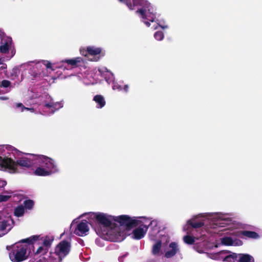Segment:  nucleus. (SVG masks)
I'll list each match as a JSON object with an SVG mask.
<instances>
[{"instance_id":"6ab92c4d","label":"nucleus","mask_w":262,"mask_h":262,"mask_svg":"<svg viewBox=\"0 0 262 262\" xmlns=\"http://www.w3.org/2000/svg\"><path fill=\"white\" fill-rule=\"evenodd\" d=\"M86 51L91 55H97L101 53V49L94 47H88L86 49Z\"/></svg>"},{"instance_id":"a19ab883","label":"nucleus","mask_w":262,"mask_h":262,"mask_svg":"<svg viewBox=\"0 0 262 262\" xmlns=\"http://www.w3.org/2000/svg\"><path fill=\"white\" fill-rule=\"evenodd\" d=\"M4 60L2 58H0V64H3Z\"/></svg>"},{"instance_id":"6e6552de","label":"nucleus","mask_w":262,"mask_h":262,"mask_svg":"<svg viewBox=\"0 0 262 262\" xmlns=\"http://www.w3.org/2000/svg\"><path fill=\"white\" fill-rule=\"evenodd\" d=\"M233 235L241 238H243L244 236L252 239H257L259 238V235L257 232L248 230H241L234 232Z\"/></svg>"},{"instance_id":"4468645a","label":"nucleus","mask_w":262,"mask_h":262,"mask_svg":"<svg viewBox=\"0 0 262 262\" xmlns=\"http://www.w3.org/2000/svg\"><path fill=\"white\" fill-rule=\"evenodd\" d=\"M82 61V59L81 57H76L70 59H65L62 62L68 63L71 65L72 67H77L80 66V63Z\"/></svg>"},{"instance_id":"f3484780","label":"nucleus","mask_w":262,"mask_h":262,"mask_svg":"<svg viewBox=\"0 0 262 262\" xmlns=\"http://www.w3.org/2000/svg\"><path fill=\"white\" fill-rule=\"evenodd\" d=\"M45 106L47 108H52V112H54L56 110L62 107V104L58 102L46 103Z\"/></svg>"},{"instance_id":"9d476101","label":"nucleus","mask_w":262,"mask_h":262,"mask_svg":"<svg viewBox=\"0 0 262 262\" xmlns=\"http://www.w3.org/2000/svg\"><path fill=\"white\" fill-rule=\"evenodd\" d=\"M148 12L146 13V9L141 8L136 11V13H140L143 19H147L150 21L154 22L156 18V15L148 8Z\"/></svg>"},{"instance_id":"f704fd0d","label":"nucleus","mask_w":262,"mask_h":262,"mask_svg":"<svg viewBox=\"0 0 262 262\" xmlns=\"http://www.w3.org/2000/svg\"><path fill=\"white\" fill-rule=\"evenodd\" d=\"M128 89H129V87H128V85H124L123 88L124 91L126 93H127L128 91Z\"/></svg>"},{"instance_id":"ea45409f","label":"nucleus","mask_w":262,"mask_h":262,"mask_svg":"<svg viewBox=\"0 0 262 262\" xmlns=\"http://www.w3.org/2000/svg\"><path fill=\"white\" fill-rule=\"evenodd\" d=\"M144 23L146 24V25L147 26V27H149L150 25V24L149 21H144Z\"/></svg>"},{"instance_id":"37998d69","label":"nucleus","mask_w":262,"mask_h":262,"mask_svg":"<svg viewBox=\"0 0 262 262\" xmlns=\"http://www.w3.org/2000/svg\"><path fill=\"white\" fill-rule=\"evenodd\" d=\"M238 241H239V242H240L241 243H242V242L241 241H240V240H239Z\"/></svg>"},{"instance_id":"9b49d317","label":"nucleus","mask_w":262,"mask_h":262,"mask_svg":"<svg viewBox=\"0 0 262 262\" xmlns=\"http://www.w3.org/2000/svg\"><path fill=\"white\" fill-rule=\"evenodd\" d=\"M2 45L0 46V52L2 53L6 54L8 52L9 48L12 45V38L8 36H5L1 40Z\"/></svg>"},{"instance_id":"39448f33","label":"nucleus","mask_w":262,"mask_h":262,"mask_svg":"<svg viewBox=\"0 0 262 262\" xmlns=\"http://www.w3.org/2000/svg\"><path fill=\"white\" fill-rule=\"evenodd\" d=\"M71 250V244L67 241L63 240L60 242L55 249V253L60 260L66 256Z\"/></svg>"},{"instance_id":"7ed1b4c3","label":"nucleus","mask_w":262,"mask_h":262,"mask_svg":"<svg viewBox=\"0 0 262 262\" xmlns=\"http://www.w3.org/2000/svg\"><path fill=\"white\" fill-rule=\"evenodd\" d=\"M34 159L37 161L42 167H37L34 173L36 176H47L51 174L52 172L57 171V166L54 163V160L50 158L43 155H33Z\"/></svg>"},{"instance_id":"393cba45","label":"nucleus","mask_w":262,"mask_h":262,"mask_svg":"<svg viewBox=\"0 0 262 262\" xmlns=\"http://www.w3.org/2000/svg\"><path fill=\"white\" fill-rule=\"evenodd\" d=\"M34 202L32 200H27L24 202V205L26 208L28 209H31L34 206Z\"/></svg>"},{"instance_id":"58836bf2","label":"nucleus","mask_w":262,"mask_h":262,"mask_svg":"<svg viewBox=\"0 0 262 262\" xmlns=\"http://www.w3.org/2000/svg\"><path fill=\"white\" fill-rule=\"evenodd\" d=\"M8 99V98H7L6 97H4V96L0 97V100H7Z\"/></svg>"},{"instance_id":"2eb2a0df","label":"nucleus","mask_w":262,"mask_h":262,"mask_svg":"<svg viewBox=\"0 0 262 262\" xmlns=\"http://www.w3.org/2000/svg\"><path fill=\"white\" fill-rule=\"evenodd\" d=\"M93 100L97 103L98 108H102L105 105V101L104 97L101 95H97L94 97Z\"/></svg>"},{"instance_id":"1a4fd4ad","label":"nucleus","mask_w":262,"mask_h":262,"mask_svg":"<svg viewBox=\"0 0 262 262\" xmlns=\"http://www.w3.org/2000/svg\"><path fill=\"white\" fill-rule=\"evenodd\" d=\"M89 231V228L87 222L81 221L79 223L75 230L74 233L79 236H83L87 235Z\"/></svg>"},{"instance_id":"c9c22d12","label":"nucleus","mask_w":262,"mask_h":262,"mask_svg":"<svg viewBox=\"0 0 262 262\" xmlns=\"http://www.w3.org/2000/svg\"><path fill=\"white\" fill-rule=\"evenodd\" d=\"M94 228L97 233H100L102 231L101 229H100L99 227H97V228L94 227Z\"/></svg>"},{"instance_id":"79ce46f5","label":"nucleus","mask_w":262,"mask_h":262,"mask_svg":"<svg viewBox=\"0 0 262 262\" xmlns=\"http://www.w3.org/2000/svg\"><path fill=\"white\" fill-rule=\"evenodd\" d=\"M119 2H121V3L123 2V3H125V0H119Z\"/></svg>"},{"instance_id":"f03ea898","label":"nucleus","mask_w":262,"mask_h":262,"mask_svg":"<svg viewBox=\"0 0 262 262\" xmlns=\"http://www.w3.org/2000/svg\"><path fill=\"white\" fill-rule=\"evenodd\" d=\"M33 164L32 160L27 157L19 158L14 161L10 158L0 156V170H1L8 169L13 173H15L17 172L18 166L29 168Z\"/></svg>"},{"instance_id":"c756f323","label":"nucleus","mask_w":262,"mask_h":262,"mask_svg":"<svg viewBox=\"0 0 262 262\" xmlns=\"http://www.w3.org/2000/svg\"><path fill=\"white\" fill-rule=\"evenodd\" d=\"M11 198L10 195H4L0 194V202H6Z\"/></svg>"},{"instance_id":"423d86ee","label":"nucleus","mask_w":262,"mask_h":262,"mask_svg":"<svg viewBox=\"0 0 262 262\" xmlns=\"http://www.w3.org/2000/svg\"><path fill=\"white\" fill-rule=\"evenodd\" d=\"M112 216H108L103 213H95L94 219L95 220L96 224L99 226H102L103 227H110L112 225Z\"/></svg>"},{"instance_id":"b1692460","label":"nucleus","mask_w":262,"mask_h":262,"mask_svg":"<svg viewBox=\"0 0 262 262\" xmlns=\"http://www.w3.org/2000/svg\"><path fill=\"white\" fill-rule=\"evenodd\" d=\"M184 242L188 244V245H192L195 242V239L194 237L190 236V235H186L183 237Z\"/></svg>"},{"instance_id":"4be33fe9","label":"nucleus","mask_w":262,"mask_h":262,"mask_svg":"<svg viewBox=\"0 0 262 262\" xmlns=\"http://www.w3.org/2000/svg\"><path fill=\"white\" fill-rule=\"evenodd\" d=\"M24 208L23 206H19L17 207L14 210V215L16 216L20 217L24 213Z\"/></svg>"},{"instance_id":"473e14b6","label":"nucleus","mask_w":262,"mask_h":262,"mask_svg":"<svg viewBox=\"0 0 262 262\" xmlns=\"http://www.w3.org/2000/svg\"><path fill=\"white\" fill-rule=\"evenodd\" d=\"M7 185V182L0 180V188H4Z\"/></svg>"},{"instance_id":"dca6fc26","label":"nucleus","mask_w":262,"mask_h":262,"mask_svg":"<svg viewBox=\"0 0 262 262\" xmlns=\"http://www.w3.org/2000/svg\"><path fill=\"white\" fill-rule=\"evenodd\" d=\"M238 262H254V258L248 254H239L238 255Z\"/></svg>"},{"instance_id":"0eeeda50","label":"nucleus","mask_w":262,"mask_h":262,"mask_svg":"<svg viewBox=\"0 0 262 262\" xmlns=\"http://www.w3.org/2000/svg\"><path fill=\"white\" fill-rule=\"evenodd\" d=\"M132 5L129 0H125V4L130 10H134L135 6H141L142 8L146 9L150 6V4L147 0H133Z\"/></svg>"},{"instance_id":"4c0bfd02","label":"nucleus","mask_w":262,"mask_h":262,"mask_svg":"<svg viewBox=\"0 0 262 262\" xmlns=\"http://www.w3.org/2000/svg\"><path fill=\"white\" fill-rule=\"evenodd\" d=\"M46 66L47 68H51V63L50 62L47 61V63L46 64Z\"/></svg>"},{"instance_id":"ddd939ff","label":"nucleus","mask_w":262,"mask_h":262,"mask_svg":"<svg viewBox=\"0 0 262 262\" xmlns=\"http://www.w3.org/2000/svg\"><path fill=\"white\" fill-rule=\"evenodd\" d=\"M145 230L141 227H139L135 229L133 231V237L135 239H140L142 238L147 231L148 227L145 226Z\"/></svg>"},{"instance_id":"e433bc0d","label":"nucleus","mask_w":262,"mask_h":262,"mask_svg":"<svg viewBox=\"0 0 262 262\" xmlns=\"http://www.w3.org/2000/svg\"><path fill=\"white\" fill-rule=\"evenodd\" d=\"M7 68V65L6 64H2V66H1L0 67V70H5V69H6Z\"/></svg>"},{"instance_id":"a211bd4d","label":"nucleus","mask_w":262,"mask_h":262,"mask_svg":"<svg viewBox=\"0 0 262 262\" xmlns=\"http://www.w3.org/2000/svg\"><path fill=\"white\" fill-rule=\"evenodd\" d=\"M187 223L188 225L191 226L192 228L194 229L199 228L204 226V223L203 222H196L195 220L193 219L187 221Z\"/></svg>"},{"instance_id":"f257e3e1","label":"nucleus","mask_w":262,"mask_h":262,"mask_svg":"<svg viewBox=\"0 0 262 262\" xmlns=\"http://www.w3.org/2000/svg\"><path fill=\"white\" fill-rule=\"evenodd\" d=\"M39 236L33 235L29 238L23 239L20 242L16 243L13 247L12 251L10 253L9 256L13 262H21L25 260L28 257L27 255V246L22 243L32 244L38 239Z\"/></svg>"},{"instance_id":"20e7f679","label":"nucleus","mask_w":262,"mask_h":262,"mask_svg":"<svg viewBox=\"0 0 262 262\" xmlns=\"http://www.w3.org/2000/svg\"><path fill=\"white\" fill-rule=\"evenodd\" d=\"M113 219L115 221L119 223L121 226H125L128 230L137 227L141 223L135 217H130L127 215H121L116 216Z\"/></svg>"},{"instance_id":"cd10ccee","label":"nucleus","mask_w":262,"mask_h":262,"mask_svg":"<svg viewBox=\"0 0 262 262\" xmlns=\"http://www.w3.org/2000/svg\"><path fill=\"white\" fill-rule=\"evenodd\" d=\"M10 226L8 221L4 220L1 223L0 230L4 231L6 229L7 227Z\"/></svg>"},{"instance_id":"7c9ffc66","label":"nucleus","mask_w":262,"mask_h":262,"mask_svg":"<svg viewBox=\"0 0 262 262\" xmlns=\"http://www.w3.org/2000/svg\"><path fill=\"white\" fill-rule=\"evenodd\" d=\"M16 107H21L22 112L24 110H33V108H29L28 107H26L21 103H17Z\"/></svg>"},{"instance_id":"f8f14e48","label":"nucleus","mask_w":262,"mask_h":262,"mask_svg":"<svg viewBox=\"0 0 262 262\" xmlns=\"http://www.w3.org/2000/svg\"><path fill=\"white\" fill-rule=\"evenodd\" d=\"M169 247L171 249L166 252L164 255L165 257L167 258H170L174 256L179 250L178 244L175 242H171L169 244Z\"/></svg>"},{"instance_id":"412c9836","label":"nucleus","mask_w":262,"mask_h":262,"mask_svg":"<svg viewBox=\"0 0 262 262\" xmlns=\"http://www.w3.org/2000/svg\"><path fill=\"white\" fill-rule=\"evenodd\" d=\"M222 243L226 246H232L233 241L231 237H224L221 238Z\"/></svg>"},{"instance_id":"bb28decb","label":"nucleus","mask_w":262,"mask_h":262,"mask_svg":"<svg viewBox=\"0 0 262 262\" xmlns=\"http://www.w3.org/2000/svg\"><path fill=\"white\" fill-rule=\"evenodd\" d=\"M154 37L157 40H161L164 38V33L162 31H157L154 34Z\"/></svg>"},{"instance_id":"5701e85b","label":"nucleus","mask_w":262,"mask_h":262,"mask_svg":"<svg viewBox=\"0 0 262 262\" xmlns=\"http://www.w3.org/2000/svg\"><path fill=\"white\" fill-rule=\"evenodd\" d=\"M237 258L238 255L236 253H233L232 254H230L226 256L224 258V261L228 262H234V260H236Z\"/></svg>"},{"instance_id":"aec40b11","label":"nucleus","mask_w":262,"mask_h":262,"mask_svg":"<svg viewBox=\"0 0 262 262\" xmlns=\"http://www.w3.org/2000/svg\"><path fill=\"white\" fill-rule=\"evenodd\" d=\"M162 246V243L160 241H158L152 247V252L154 255L159 253Z\"/></svg>"},{"instance_id":"2f4dec72","label":"nucleus","mask_w":262,"mask_h":262,"mask_svg":"<svg viewBox=\"0 0 262 262\" xmlns=\"http://www.w3.org/2000/svg\"><path fill=\"white\" fill-rule=\"evenodd\" d=\"M44 251L43 253H46L47 252V250H44L43 248L41 246L39 247L36 251L35 252L36 254H40Z\"/></svg>"},{"instance_id":"a878e982","label":"nucleus","mask_w":262,"mask_h":262,"mask_svg":"<svg viewBox=\"0 0 262 262\" xmlns=\"http://www.w3.org/2000/svg\"><path fill=\"white\" fill-rule=\"evenodd\" d=\"M53 240V239L50 238L49 237L46 236L43 241V245L46 247H49L51 246Z\"/></svg>"},{"instance_id":"72a5a7b5","label":"nucleus","mask_w":262,"mask_h":262,"mask_svg":"<svg viewBox=\"0 0 262 262\" xmlns=\"http://www.w3.org/2000/svg\"><path fill=\"white\" fill-rule=\"evenodd\" d=\"M5 33L3 31H2L1 30H0V39L1 40H2V39H3V38H4L5 37Z\"/></svg>"},{"instance_id":"c85d7f7f","label":"nucleus","mask_w":262,"mask_h":262,"mask_svg":"<svg viewBox=\"0 0 262 262\" xmlns=\"http://www.w3.org/2000/svg\"><path fill=\"white\" fill-rule=\"evenodd\" d=\"M11 84V82L7 80H3L1 83L0 86L3 88H8Z\"/></svg>"}]
</instances>
